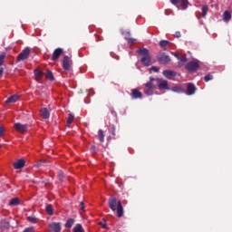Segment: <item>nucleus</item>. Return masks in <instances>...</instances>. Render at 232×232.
<instances>
[{"label":"nucleus","mask_w":232,"mask_h":232,"mask_svg":"<svg viewBox=\"0 0 232 232\" xmlns=\"http://www.w3.org/2000/svg\"><path fill=\"white\" fill-rule=\"evenodd\" d=\"M45 77L46 79H48V81H53V73L52 72V71H47Z\"/></svg>","instance_id":"nucleus-25"},{"label":"nucleus","mask_w":232,"mask_h":232,"mask_svg":"<svg viewBox=\"0 0 232 232\" xmlns=\"http://www.w3.org/2000/svg\"><path fill=\"white\" fill-rule=\"evenodd\" d=\"M0 148H1V145H0Z\"/></svg>","instance_id":"nucleus-43"},{"label":"nucleus","mask_w":232,"mask_h":232,"mask_svg":"<svg viewBox=\"0 0 232 232\" xmlns=\"http://www.w3.org/2000/svg\"><path fill=\"white\" fill-rule=\"evenodd\" d=\"M74 119H75V117L73 115L69 114L68 120H67V126H68V128H70V126H72V123L73 122Z\"/></svg>","instance_id":"nucleus-24"},{"label":"nucleus","mask_w":232,"mask_h":232,"mask_svg":"<svg viewBox=\"0 0 232 232\" xmlns=\"http://www.w3.org/2000/svg\"><path fill=\"white\" fill-rule=\"evenodd\" d=\"M154 82L158 84L159 90H169V87L168 86V81L162 78L155 79Z\"/></svg>","instance_id":"nucleus-4"},{"label":"nucleus","mask_w":232,"mask_h":232,"mask_svg":"<svg viewBox=\"0 0 232 232\" xmlns=\"http://www.w3.org/2000/svg\"><path fill=\"white\" fill-rule=\"evenodd\" d=\"M142 97V92H139L137 89L132 90V99H140Z\"/></svg>","instance_id":"nucleus-19"},{"label":"nucleus","mask_w":232,"mask_h":232,"mask_svg":"<svg viewBox=\"0 0 232 232\" xmlns=\"http://www.w3.org/2000/svg\"><path fill=\"white\" fill-rule=\"evenodd\" d=\"M34 76L35 80L39 82L43 79V72L39 69L34 70Z\"/></svg>","instance_id":"nucleus-18"},{"label":"nucleus","mask_w":232,"mask_h":232,"mask_svg":"<svg viewBox=\"0 0 232 232\" xmlns=\"http://www.w3.org/2000/svg\"><path fill=\"white\" fill-rule=\"evenodd\" d=\"M24 232H34V227H27L24 230Z\"/></svg>","instance_id":"nucleus-36"},{"label":"nucleus","mask_w":232,"mask_h":232,"mask_svg":"<svg viewBox=\"0 0 232 232\" xmlns=\"http://www.w3.org/2000/svg\"><path fill=\"white\" fill-rule=\"evenodd\" d=\"M163 75L164 77H166V79L169 80H173L175 79V77H177V72H173V71H169V70H165L163 71Z\"/></svg>","instance_id":"nucleus-10"},{"label":"nucleus","mask_w":232,"mask_h":232,"mask_svg":"<svg viewBox=\"0 0 232 232\" xmlns=\"http://www.w3.org/2000/svg\"><path fill=\"white\" fill-rule=\"evenodd\" d=\"M17 101H19V96L17 94H14L7 99L6 103L12 104L14 102H17Z\"/></svg>","instance_id":"nucleus-16"},{"label":"nucleus","mask_w":232,"mask_h":232,"mask_svg":"<svg viewBox=\"0 0 232 232\" xmlns=\"http://www.w3.org/2000/svg\"><path fill=\"white\" fill-rule=\"evenodd\" d=\"M168 44H169V41L163 40V41L160 42V46H161V48H166V46H168Z\"/></svg>","instance_id":"nucleus-27"},{"label":"nucleus","mask_w":232,"mask_h":232,"mask_svg":"<svg viewBox=\"0 0 232 232\" xmlns=\"http://www.w3.org/2000/svg\"><path fill=\"white\" fill-rule=\"evenodd\" d=\"M80 211H84V202H80Z\"/></svg>","instance_id":"nucleus-37"},{"label":"nucleus","mask_w":232,"mask_h":232,"mask_svg":"<svg viewBox=\"0 0 232 232\" xmlns=\"http://www.w3.org/2000/svg\"><path fill=\"white\" fill-rule=\"evenodd\" d=\"M208 14V5H203L202 6V17H206Z\"/></svg>","instance_id":"nucleus-30"},{"label":"nucleus","mask_w":232,"mask_h":232,"mask_svg":"<svg viewBox=\"0 0 232 232\" xmlns=\"http://www.w3.org/2000/svg\"><path fill=\"white\" fill-rule=\"evenodd\" d=\"M178 60L180 61L181 63H186L187 61L186 56H179Z\"/></svg>","instance_id":"nucleus-35"},{"label":"nucleus","mask_w":232,"mask_h":232,"mask_svg":"<svg viewBox=\"0 0 232 232\" xmlns=\"http://www.w3.org/2000/svg\"><path fill=\"white\" fill-rule=\"evenodd\" d=\"M70 66H72V59L68 56H64L63 60V70H70Z\"/></svg>","instance_id":"nucleus-9"},{"label":"nucleus","mask_w":232,"mask_h":232,"mask_svg":"<svg viewBox=\"0 0 232 232\" xmlns=\"http://www.w3.org/2000/svg\"><path fill=\"white\" fill-rule=\"evenodd\" d=\"M138 53L139 55H141V63L144 66L151 65V56L150 55V51H148V49H140L138 50Z\"/></svg>","instance_id":"nucleus-2"},{"label":"nucleus","mask_w":232,"mask_h":232,"mask_svg":"<svg viewBox=\"0 0 232 232\" xmlns=\"http://www.w3.org/2000/svg\"><path fill=\"white\" fill-rule=\"evenodd\" d=\"M150 70H151L152 72H159V71L160 70V68L159 66H152V67L150 68Z\"/></svg>","instance_id":"nucleus-34"},{"label":"nucleus","mask_w":232,"mask_h":232,"mask_svg":"<svg viewBox=\"0 0 232 232\" xmlns=\"http://www.w3.org/2000/svg\"><path fill=\"white\" fill-rule=\"evenodd\" d=\"M172 55H174V57H176V59H179V55L177 53H171Z\"/></svg>","instance_id":"nucleus-40"},{"label":"nucleus","mask_w":232,"mask_h":232,"mask_svg":"<svg viewBox=\"0 0 232 232\" xmlns=\"http://www.w3.org/2000/svg\"><path fill=\"white\" fill-rule=\"evenodd\" d=\"M73 224H75V219L73 218H69L67 220V222L65 223V227H72V226H73Z\"/></svg>","instance_id":"nucleus-23"},{"label":"nucleus","mask_w":232,"mask_h":232,"mask_svg":"<svg viewBox=\"0 0 232 232\" xmlns=\"http://www.w3.org/2000/svg\"><path fill=\"white\" fill-rule=\"evenodd\" d=\"M109 208L111 209V211H117V217L121 218L122 215H124V210L122 208V203H121V200L117 201V198L111 197L109 199Z\"/></svg>","instance_id":"nucleus-1"},{"label":"nucleus","mask_w":232,"mask_h":232,"mask_svg":"<svg viewBox=\"0 0 232 232\" xmlns=\"http://www.w3.org/2000/svg\"><path fill=\"white\" fill-rule=\"evenodd\" d=\"M157 90V86H155V78H150V82L145 84L144 93L146 95H153V92Z\"/></svg>","instance_id":"nucleus-3"},{"label":"nucleus","mask_w":232,"mask_h":232,"mask_svg":"<svg viewBox=\"0 0 232 232\" xmlns=\"http://www.w3.org/2000/svg\"><path fill=\"white\" fill-rule=\"evenodd\" d=\"M5 57V54H0V66H3Z\"/></svg>","instance_id":"nucleus-32"},{"label":"nucleus","mask_w":232,"mask_h":232,"mask_svg":"<svg viewBox=\"0 0 232 232\" xmlns=\"http://www.w3.org/2000/svg\"><path fill=\"white\" fill-rule=\"evenodd\" d=\"M30 57V48H24L17 57V61H26Z\"/></svg>","instance_id":"nucleus-6"},{"label":"nucleus","mask_w":232,"mask_h":232,"mask_svg":"<svg viewBox=\"0 0 232 232\" xmlns=\"http://www.w3.org/2000/svg\"><path fill=\"white\" fill-rule=\"evenodd\" d=\"M27 219H28L29 222H32V224L37 223V218H35V217L30 216V217L27 218Z\"/></svg>","instance_id":"nucleus-31"},{"label":"nucleus","mask_w":232,"mask_h":232,"mask_svg":"<svg viewBox=\"0 0 232 232\" xmlns=\"http://www.w3.org/2000/svg\"><path fill=\"white\" fill-rule=\"evenodd\" d=\"M176 37H180V33H177Z\"/></svg>","instance_id":"nucleus-42"},{"label":"nucleus","mask_w":232,"mask_h":232,"mask_svg":"<svg viewBox=\"0 0 232 232\" xmlns=\"http://www.w3.org/2000/svg\"><path fill=\"white\" fill-rule=\"evenodd\" d=\"M61 55H63V49L57 48L53 53V61H57Z\"/></svg>","instance_id":"nucleus-14"},{"label":"nucleus","mask_w":232,"mask_h":232,"mask_svg":"<svg viewBox=\"0 0 232 232\" xmlns=\"http://www.w3.org/2000/svg\"><path fill=\"white\" fill-rule=\"evenodd\" d=\"M223 21L225 23H229L231 21V13L229 11H225L223 14Z\"/></svg>","instance_id":"nucleus-17"},{"label":"nucleus","mask_w":232,"mask_h":232,"mask_svg":"<svg viewBox=\"0 0 232 232\" xmlns=\"http://www.w3.org/2000/svg\"><path fill=\"white\" fill-rule=\"evenodd\" d=\"M72 232H84V228L82 227V225L76 224L72 229Z\"/></svg>","instance_id":"nucleus-22"},{"label":"nucleus","mask_w":232,"mask_h":232,"mask_svg":"<svg viewBox=\"0 0 232 232\" xmlns=\"http://www.w3.org/2000/svg\"><path fill=\"white\" fill-rule=\"evenodd\" d=\"M41 115L43 119H50V111L46 108L41 110Z\"/></svg>","instance_id":"nucleus-20"},{"label":"nucleus","mask_w":232,"mask_h":232,"mask_svg":"<svg viewBox=\"0 0 232 232\" xmlns=\"http://www.w3.org/2000/svg\"><path fill=\"white\" fill-rule=\"evenodd\" d=\"M172 92H176V93H182L184 91L180 86H175L172 88Z\"/></svg>","instance_id":"nucleus-26"},{"label":"nucleus","mask_w":232,"mask_h":232,"mask_svg":"<svg viewBox=\"0 0 232 232\" xmlns=\"http://www.w3.org/2000/svg\"><path fill=\"white\" fill-rule=\"evenodd\" d=\"M98 135H99V138H100V141L104 142V132H102V130H100L98 131Z\"/></svg>","instance_id":"nucleus-29"},{"label":"nucleus","mask_w":232,"mask_h":232,"mask_svg":"<svg viewBox=\"0 0 232 232\" xmlns=\"http://www.w3.org/2000/svg\"><path fill=\"white\" fill-rule=\"evenodd\" d=\"M14 169H21L24 168V160H18L14 163Z\"/></svg>","instance_id":"nucleus-15"},{"label":"nucleus","mask_w":232,"mask_h":232,"mask_svg":"<svg viewBox=\"0 0 232 232\" xmlns=\"http://www.w3.org/2000/svg\"><path fill=\"white\" fill-rule=\"evenodd\" d=\"M204 79H205L206 82H208L209 81H213V75L207 74Z\"/></svg>","instance_id":"nucleus-33"},{"label":"nucleus","mask_w":232,"mask_h":232,"mask_svg":"<svg viewBox=\"0 0 232 232\" xmlns=\"http://www.w3.org/2000/svg\"><path fill=\"white\" fill-rule=\"evenodd\" d=\"M5 135V128L0 127V137H3Z\"/></svg>","instance_id":"nucleus-38"},{"label":"nucleus","mask_w":232,"mask_h":232,"mask_svg":"<svg viewBox=\"0 0 232 232\" xmlns=\"http://www.w3.org/2000/svg\"><path fill=\"white\" fill-rule=\"evenodd\" d=\"M21 200L18 198H14L10 200L9 206H19Z\"/></svg>","instance_id":"nucleus-21"},{"label":"nucleus","mask_w":232,"mask_h":232,"mask_svg":"<svg viewBox=\"0 0 232 232\" xmlns=\"http://www.w3.org/2000/svg\"><path fill=\"white\" fill-rule=\"evenodd\" d=\"M49 231L50 232H59L61 231V223H51L49 225Z\"/></svg>","instance_id":"nucleus-11"},{"label":"nucleus","mask_w":232,"mask_h":232,"mask_svg":"<svg viewBox=\"0 0 232 232\" xmlns=\"http://www.w3.org/2000/svg\"><path fill=\"white\" fill-rule=\"evenodd\" d=\"M195 92H197V87L192 83H188L187 86V95H194Z\"/></svg>","instance_id":"nucleus-12"},{"label":"nucleus","mask_w":232,"mask_h":232,"mask_svg":"<svg viewBox=\"0 0 232 232\" xmlns=\"http://www.w3.org/2000/svg\"><path fill=\"white\" fill-rule=\"evenodd\" d=\"M135 41H137V40H136V39H133V38H129V43L133 44V43H135Z\"/></svg>","instance_id":"nucleus-39"},{"label":"nucleus","mask_w":232,"mask_h":232,"mask_svg":"<svg viewBox=\"0 0 232 232\" xmlns=\"http://www.w3.org/2000/svg\"><path fill=\"white\" fill-rule=\"evenodd\" d=\"M198 62H190L188 63H187L186 65V69L188 72H197V70H198Z\"/></svg>","instance_id":"nucleus-7"},{"label":"nucleus","mask_w":232,"mask_h":232,"mask_svg":"<svg viewBox=\"0 0 232 232\" xmlns=\"http://www.w3.org/2000/svg\"><path fill=\"white\" fill-rule=\"evenodd\" d=\"M46 213H48L49 215H53V208H52V205L46 206Z\"/></svg>","instance_id":"nucleus-28"},{"label":"nucleus","mask_w":232,"mask_h":232,"mask_svg":"<svg viewBox=\"0 0 232 232\" xmlns=\"http://www.w3.org/2000/svg\"><path fill=\"white\" fill-rule=\"evenodd\" d=\"M172 5H179L178 6L179 10H186L188 8V0H170Z\"/></svg>","instance_id":"nucleus-5"},{"label":"nucleus","mask_w":232,"mask_h":232,"mask_svg":"<svg viewBox=\"0 0 232 232\" xmlns=\"http://www.w3.org/2000/svg\"><path fill=\"white\" fill-rule=\"evenodd\" d=\"M14 128L16 131H19V133H24V131L28 130V124L15 123Z\"/></svg>","instance_id":"nucleus-8"},{"label":"nucleus","mask_w":232,"mask_h":232,"mask_svg":"<svg viewBox=\"0 0 232 232\" xmlns=\"http://www.w3.org/2000/svg\"><path fill=\"white\" fill-rule=\"evenodd\" d=\"M159 61L160 64H168L171 60L169 59V56L166 54H162L159 56Z\"/></svg>","instance_id":"nucleus-13"},{"label":"nucleus","mask_w":232,"mask_h":232,"mask_svg":"<svg viewBox=\"0 0 232 232\" xmlns=\"http://www.w3.org/2000/svg\"><path fill=\"white\" fill-rule=\"evenodd\" d=\"M3 72H4L3 68H0V77H3Z\"/></svg>","instance_id":"nucleus-41"}]
</instances>
